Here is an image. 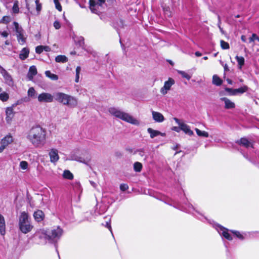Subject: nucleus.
Segmentation results:
<instances>
[{
    "instance_id": "f257e3e1",
    "label": "nucleus",
    "mask_w": 259,
    "mask_h": 259,
    "mask_svg": "<svg viewBox=\"0 0 259 259\" xmlns=\"http://www.w3.org/2000/svg\"><path fill=\"white\" fill-rule=\"evenodd\" d=\"M46 132L39 125L33 126L29 131L27 139L35 147L43 145L46 141Z\"/></svg>"
},
{
    "instance_id": "f03ea898",
    "label": "nucleus",
    "mask_w": 259,
    "mask_h": 259,
    "mask_svg": "<svg viewBox=\"0 0 259 259\" xmlns=\"http://www.w3.org/2000/svg\"><path fill=\"white\" fill-rule=\"evenodd\" d=\"M108 111L112 115L125 122L133 125H139L140 121L128 113L125 112L118 108L111 107Z\"/></svg>"
},
{
    "instance_id": "7ed1b4c3",
    "label": "nucleus",
    "mask_w": 259,
    "mask_h": 259,
    "mask_svg": "<svg viewBox=\"0 0 259 259\" xmlns=\"http://www.w3.org/2000/svg\"><path fill=\"white\" fill-rule=\"evenodd\" d=\"M18 226L19 230L24 234L30 232L33 228L31 218L26 212L23 211L21 213L19 219Z\"/></svg>"
},
{
    "instance_id": "20e7f679",
    "label": "nucleus",
    "mask_w": 259,
    "mask_h": 259,
    "mask_svg": "<svg viewBox=\"0 0 259 259\" xmlns=\"http://www.w3.org/2000/svg\"><path fill=\"white\" fill-rule=\"evenodd\" d=\"M54 99L56 101L71 108L75 107L77 105V100L75 98L63 93H55Z\"/></svg>"
},
{
    "instance_id": "39448f33",
    "label": "nucleus",
    "mask_w": 259,
    "mask_h": 259,
    "mask_svg": "<svg viewBox=\"0 0 259 259\" xmlns=\"http://www.w3.org/2000/svg\"><path fill=\"white\" fill-rule=\"evenodd\" d=\"M0 73L4 78L5 82L11 87H13L14 82L12 76L2 66H0Z\"/></svg>"
},
{
    "instance_id": "423d86ee",
    "label": "nucleus",
    "mask_w": 259,
    "mask_h": 259,
    "mask_svg": "<svg viewBox=\"0 0 259 259\" xmlns=\"http://www.w3.org/2000/svg\"><path fill=\"white\" fill-rule=\"evenodd\" d=\"M62 229L59 227L52 230L49 231V241L52 242L59 239L62 236Z\"/></svg>"
},
{
    "instance_id": "0eeeda50",
    "label": "nucleus",
    "mask_w": 259,
    "mask_h": 259,
    "mask_svg": "<svg viewBox=\"0 0 259 259\" xmlns=\"http://www.w3.org/2000/svg\"><path fill=\"white\" fill-rule=\"evenodd\" d=\"M54 99V95H52L50 93L44 92L40 94L37 97L38 101L40 103H51Z\"/></svg>"
},
{
    "instance_id": "6e6552de",
    "label": "nucleus",
    "mask_w": 259,
    "mask_h": 259,
    "mask_svg": "<svg viewBox=\"0 0 259 259\" xmlns=\"http://www.w3.org/2000/svg\"><path fill=\"white\" fill-rule=\"evenodd\" d=\"M13 142V138L11 135H8L0 141V153H2L9 145Z\"/></svg>"
},
{
    "instance_id": "1a4fd4ad",
    "label": "nucleus",
    "mask_w": 259,
    "mask_h": 259,
    "mask_svg": "<svg viewBox=\"0 0 259 259\" xmlns=\"http://www.w3.org/2000/svg\"><path fill=\"white\" fill-rule=\"evenodd\" d=\"M175 83L174 79L172 78H169L168 80L165 81L164 83V85L160 89V92L161 94L163 95H166L168 91L170 90L171 87Z\"/></svg>"
},
{
    "instance_id": "9d476101",
    "label": "nucleus",
    "mask_w": 259,
    "mask_h": 259,
    "mask_svg": "<svg viewBox=\"0 0 259 259\" xmlns=\"http://www.w3.org/2000/svg\"><path fill=\"white\" fill-rule=\"evenodd\" d=\"M174 120L176 123L179 124L181 130L183 131L185 134L189 136L193 135V132L191 130L189 125L184 122H181L180 120L177 118H174Z\"/></svg>"
},
{
    "instance_id": "9b49d317",
    "label": "nucleus",
    "mask_w": 259,
    "mask_h": 259,
    "mask_svg": "<svg viewBox=\"0 0 259 259\" xmlns=\"http://www.w3.org/2000/svg\"><path fill=\"white\" fill-rule=\"evenodd\" d=\"M216 229L221 235L223 236L227 240H232V237H231V235L229 233V230L227 229L220 225H218L217 226Z\"/></svg>"
},
{
    "instance_id": "f8f14e48",
    "label": "nucleus",
    "mask_w": 259,
    "mask_h": 259,
    "mask_svg": "<svg viewBox=\"0 0 259 259\" xmlns=\"http://www.w3.org/2000/svg\"><path fill=\"white\" fill-rule=\"evenodd\" d=\"M49 156L50 158V161L54 163L58 161L59 159L58 151L56 149L53 148L51 149L49 152Z\"/></svg>"
},
{
    "instance_id": "ddd939ff",
    "label": "nucleus",
    "mask_w": 259,
    "mask_h": 259,
    "mask_svg": "<svg viewBox=\"0 0 259 259\" xmlns=\"http://www.w3.org/2000/svg\"><path fill=\"white\" fill-rule=\"evenodd\" d=\"M35 234L40 239L49 240V231H47L44 229H39L36 232Z\"/></svg>"
},
{
    "instance_id": "4468645a",
    "label": "nucleus",
    "mask_w": 259,
    "mask_h": 259,
    "mask_svg": "<svg viewBox=\"0 0 259 259\" xmlns=\"http://www.w3.org/2000/svg\"><path fill=\"white\" fill-rule=\"evenodd\" d=\"M152 115L153 119L156 122H162L165 120L163 115L160 112L152 111Z\"/></svg>"
},
{
    "instance_id": "2eb2a0df",
    "label": "nucleus",
    "mask_w": 259,
    "mask_h": 259,
    "mask_svg": "<svg viewBox=\"0 0 259 259\" xmlns=\"http://www.w3.org/2000/svg\"><path fill=\"white\" fill-rule=\"evenodd\" d=\"M6 120L8 123H10L14 115V109L13 107H9L6 109Z\"/></svg>"
},
{
    "instance_id": "dca6fc26",
    "label": "nucleus",
    "mask_w": 259,
    "mask_h": 259,
    "mask_svg": "<svg viewBox=\"0 0 259 259\" xmlns=\"http://www.w3.org/2000/svg\"><path fill=\"white\" fill-rule=\"evenodd\" d=\"M220 100L223 101L225 103V108L227 109H233L235 107V103L231 101L230 99L223 97L221 98Z\"/></svg>"
},
{
    "instance_id": "f3484780",
    "label": "nucleus",
    "mask_w": 259,
    "mask_h": 259,
    "mask_svg": "<svg viewBox=\"0 0 259 259\" xmlns=\"http://www.w3.org/2000/svg\"><path fill=\"white\" fill-rule=\"evenodd\" d=\"M6 221L4 217L0 213V234L4 236L6 234Z\"/></svg>"
},
{
    "instance_id": "a211bd4d",
    "label": "nucleus",
    "mask_w": 259,
    "mask_h": 259,
    "mask_svg": "<svg viewBox=\"0 0 259 259\" xmlns=\"http://www.w3.org/2000/svg\"><path fill=\"white\" fill-rule=\"evenodd\" d=\"M147 132L150 134V137L152 139L159 135L162 137H164L165 136V133H161L158 131L153 130L151 128H148L147 129Z\"/></svg>"
},
{
    "instance_id": "6ab92c4d",
    "label": "nucleus",
    "mask_w": 259,
    "mask_h": 259,
    "mask_svg": "<svg viewBox=\"0 0 259 259\" xmlns=\"http://www.w3.org/2000/svg\"><path fill=\"white\" fill-rule=\"evenodd\" d=\"M33 217L35 221L40 222L44 220L45 218V214L42 210H37L34 212Z\"/></svg>"
},
{
    "instance_id": "aec40b11",
    "label": "nucleus",
    "mask_w": 259,
    "mask_h": 259,
    "mask_svg": "<svg viewBox=\"0 0 259 259\" xmlns=\"http://www.w3.org/2000/svg\"><path fill=\"white\" fill-rule=\"evenodd\" d=\"M37 69L35 66H31L29 69L27 77L29 80H32L33 77L37 74Z\"/></svg>"
},
{
    "instance_id": "412c9836",
    "label": "nucleus",
    "mask_w": 259,
    "mask_h": 259,
    "mask_svg": "<svg viewBox=\"0 0 259 259\" xmlns=\"http://www.w3.org/2000/svg\"><path fill=\"white\" fill-rule=\"evenodd\" d=\"M105 0H97V2H96L95 1H90V3L91 10L93 12L96 13V12L95 7H96L97 5L101 6L102 5V4H103L105 3Z\"/></svg>"
},
{
    "instance_id": "4be33fe9",
    "label": "nucleus",
    "mask_w": 259,
    "mask_h": 259,
    "mask_svg": "<svg viewBox=\"0 0 259 259\" xmlns=\"http://www.w3.org/2000/svg\"><path fill=\"white\" fill-rule=\"evenodd\" d=\"M74 153H75L74 152H72L71 154L69 155V156L67 158V160H75V161H79V162H82V163H85V161L84 160H82L81 157L76 155Z\"/></svg>"
},
{
    "instance_id": "5701e85b",
    "label": "nucleus",
    "mask_w": 259,
    "mask_h": 259,
    "mask_svg": "<svg viewBox=\"0 0 259 259\" xmlns=\"http://www.w3.org/2000/svg\"><path fill=\"white\" fill-rule=\"evenodd\" d=\"M29 53V51L27 48H23L21 50V51L19 54L20 59H21L22 60H25L28 57Z\"/></svg>"
},
{
    "instance_id": "b1692460",
    "label": "nucleus",
    "mask_w": 259,
    "mask_h": 259,
    "mask_svg": "<svg viewBox=\"0 0 259 259\" xmlns=\"http://www.w3.org/2000/svg\"><path fill=\"white\" fill-rule=\"evenodd\" d=\"M238 143L240 145H242L246 148L252 146L251 143L245 138H241Z\"/></svg>"
},
{
    "instance_id": "393cba45",
    "label": "nucleus",
    "mask_w": 259,
    "mask_h": 259,
    "mask_svg": "<svg viewBox=\"0 0 259 259\" xmlns=\"http://www.w3.org/2000/svg\"><path fill=\"white\" fill-rule=\"evenodd\" d=\"M13 25L14 26L15 31L16 33V35H20V33L24 32V30L21 26H19V24L17 22H14Z\"/></svg>"
},
{
    "instance_id": "a878e982",
    "label": "nucleus",
    "mask_w": 259,
    "mask_h": 259,
    "mask_svg": "<svg viewBox=\"0 0 259 259\" xmlns=\"http://www.w3.org/2000/svg\"><path fill=\"white\" fill-rule=\"evenodd\" d=\"M235 59L238 63V68L241 69L244 64V58L242 56H236Z\"/></svg>"
},
{
    "instance_id": "bb28decb",
    "label": "nucleus",
    "mask_w": 259,
    "mask_h": 259,
    "mask_svg": "<svg viewBox=\"0 0 259 259\" xmlns=\"http://www.w3.org/2000/svg\"><path fill=\"white\" fill-rule=\"evenodd\" d=\"M223 82L222 80L217 75H213L212 76V83L217 86H220Z\"/></svg>"
},
{
    "instance_id": "cd10ccee",
    "label": "nucleus",
    "mask_w": 259,
    "mask_h": 259,
    "mask_svg": "<svg viewBox=\"0 0 259 259\" xmlns=\"http://www.w3.org/2000/svg\"><path fill=\"white\" fill-rule=\"evenodd\" d=\"M24 32H23V33H20V35H18V34H17L16 35L17 36V40L19 42V43L20 44V45H24V43L26 41V37L24 36Z\"/></svg>"
},
{
    "instance_id": "c85d7f7f",
    "label": "nucleus",
    "mask_w": 259,
    "mask_h": 259,
    "mask_svg": "<svg viewBox=\"0 0 259 259\" xmlns=\"http://www.w3.org/2000/svg\"><path fill=\"white\" fill-rule=\"evenodd\" d=\"M55 61L59 63H65L68 61V58L64 55H58L55 58Z\"/></svg>"
},
{
    "instance_id": "c756f323",
    "label": "nucleus",
    "mask_w": 259,
    "mask_h": 259,
    "mask_svg": "<svg viewBox=\"0 0 259 259\" xmlns=\"http://www.w3.org/2000/svg\"><path fill=\"white\" fill-rule=\"evenodd\" d=\"M63 177L66 179L72 180L73 178V175L69 170H65L63 174Z\"/></svg>"
},
{
    "instance_id": "7c9ffc66",
    "label": "nucleus",
    "mask_w": 259,
    "mask_h": 259,
    "mask_svg": "<svg viewBox=\"0 0 259 259\" xmlns=\"http://www.w3.org/2000/svg\"><path fill=\"white\" fill-rule=\"evenodd\" d=\"M195 131L197 135L199 137L207 138L209 136L208 133L205 131H202L197 128H195Z\"/></svg>"
},
{
    "instance_id": "2f4dec72",
    "label": "nucleus",
    "mask_w": 259,
    "mask_h": 259,
    "mask_svg": "<svg viewBox=\"0 0 259 259\" xmlns=\"http://www.w3.org/2000/svg\"><path fill=\"white\" fill-rule=\"evenodd\" d=\"M36 93L34 88L31 87L28 89L27 92V95L28 97L31 98H34L36 97Z\"/></svg>"
},
{
    "instance_id": "473e14b6",
    "label": "nucleus",
    "mask_w": 259,
    "mask_h": 259,
    "mask_svg": "<svg viewBox=\"0 0 259 259\" xmlns=\"http://www.w3.org/2000/svg\"><path fill=\"white\" fill-rule=\"evenodd\" d=\"M46 75L51 78L52 80H56L58 79V77L57 75L53 74L50 71H46L45 72Z\"/></svg>"
},
{
    "instance_id": "72a5a7b5",
    "label": "nucleus",
    "mask_w": 259,
    "mask_h": 259,
    "mask_svg": "<svg viewBox=\"0 0 259 259\" xmlns=\"http://www.w3.org/2000/svg\"><path fill=\"white\" fill-rule=\"evenodd\" d=\"M9 99V94L5 92H2L0 94V100L3 102H6Z\"/></svg>"
},
{
    "instance_id": "f704fd0d",
    "label": "nucleus",
    "mask_w": 259,
    "mask_h": 259,
    "mask_svg": "<svg viewBox=\"0 0 259 259\" xmlns=\"http://www.w3.org/2000/svg\"><path fill=\"white\" fill-rule=\"evenodd\" d=\"M178 73L180 74L182 77L186 78L187 80H190L191 78V75L184 71L178 70Z\"/></svg>"
},
{
    "instance_id": "c9c22d12",
    "label": "nucleus",
    "mask_w": 259,
    "mask_h": 259,
    "mask_svg": "<svg viewBox=\"0 0 259 259\" xmlns=\"http://www.w3.org/2000/svg\"><path fill=\"white\" fill-rule=\"evenodd\" d=\"M248 89V88L246 85H243L239 89H236V95L237 94H243L246 92Z\"/></svg>"
},
{
    "instance_id": "e433bc0d",
    "label": "nucleus",
    "mask_w": 259,
    "mask_h": 259,
    "mask_svg": "<svg viewBox=\"0 0 259 259\" xmlns=\"http://www.w3.org/2000/svg\"><path fill=\"white\" fill-rule=\"evenodd\" d=\"M142 168V164L139 162H136L134 164V169L136 172H140Z\"/></svg>"
},
{
    "instance_id": "4c0bfd02",
    "label": "nucleus",
    "mask_w": 259,
    "mask_h": 259,
    "mask_svg": "<svg viewBox=\"0 0 259 259\" xmlns=\"http://www.w3.org/2000/svg\"><path fill=\"white\" fill-rule=\"evenodd\" d=\"M13 13L15 14H17L19 12V8L18 6V2L16 1L14 3V5L12 8Z\"/></svg>"
},
{
    "instance_id": "58836bf2",
    "label": "nucleus",
    "mask_w": 259,
    "mask_h": 259,
    "mask_svg": "<svg viewBox=\"0 0 259 259\" xmlns=\"http://www.w3.org/2000/svg\"><path fill=\"white\" fill-rule=\"evenodd\" d=\"M221 48L224 50L229 49L230 48L229 44L225 41L224 40H221L220 41Z\"/></svg>"
},
{
    "instance_id": "ea45409f",
    "label": "nucleus",
    "mask_w": 259,
    "mask_h": 259,
    "mask_svg": "<svg viewBox=\"0 0 259 259\" xmlns=\"http://www.w3.org/2000/svg\"><path fill=\"white\" fill-rule=\"evenodd\" d=\"M81 71V68L79 66H77L76 68V77H75V82H78L79 81V74Z\"/></svg>"
},
{
    "instance_id": "a19ab883",
    "label": "nucleus",
    "mask_w": 259,
    "mask_h": 259,
    "mask_svg": "<svg viewBox=\"0 0 259 259\" xmlns=\"http://www.w3.org/2000/svg\"><path fill=\"white\" fill-rule=\"evenodd\" d=\"M232 233H233L237 238L241 240H243L244 237L243 234H241L239 232L237 231H231Z\"/></svg>"
},
{
    "instance_id": "79ce46f5",
    "label": "nucleus",
    "mask_w": 259,
    "mask_h": 259,
    "mask_svg": "<svg viewBox=\"0 0 259 259\" xmlns=\"http://www.w3.org/2000/svg\"><path fill=\"white\" fill-rule=\"evenodd\" d=\"M28 166V163L25 161H22L20 163V167L23 170L27 169Z\"/></svg>"
},
{
    "instance_id": "37998d69",
    "label": "nucleus",
    "mask_w": 259,
    "mask_h": 259,
    "mask_svg": "<svg viewBox=\"0 0 259 259\" xmlns=\"http://www.w3.org/2000/svg\"><path fill=\"white\" fill-rule=\"evenodd\" d=\"M73 189L76 191H80L81 190V186L79 182H76L72 185Z\"/></svg>"
},
{
    "instance_id": "c03bdc74",
    "label": "nucleus",
    "mask_w": 259,
    "mask_h": 259,
    "mask_svg": "<svg viewBox=\"0 0 259 259\" xmlns=\"http://www.w3.org/2000/svg\"><path fill=\"white\" fill-rule=\"evenodd\" d=\"M255 40L259 41V37L256 35V34L253 33L251 37H250L249 39V42L251 43Z\"/></svg>"
},
{
    "instance_id": "a18cd8bd",
    "label": "nucleus",
    "mask_w": 259,
    "mask_h": 259,
    "mask_svg": "<svg viewBox=\"0 0 259 259\" xmlns=\"http://www.w3.org/2000/svg\"><path fill=\"white\" fill-rule=\"evenodd\" d=\"M225 91L229 93L230 95H236V89L226 88Z\"/></svg>"
},
{
    "instance_id": "49530a36",
    "label": "nucleus",
    "mask_w": 259,
    "mask_h": 259,
    "mask_svg": "<svg viewBox=\"0 0 259 259\" xmlns=\"http://www.w3.org/2000/svg\"><path fill=\"white\" fill-rule=\"evenodd\" d=\"M56 8L60 12L62 11V7L59 3V0H54Z\"/></svg>"
},
{
    "instance_id": "de8ad7c7",
    "label": "nucleus",
    "mask_w": 259,
    "mask_h": 259,
    "mask_svg": "<svg viewBox=\"0 0 259 259\" xmlns=\"http://www.w3.org/2000/svg\"><path fill=\"white\" fill-rule=\"evenodd\" d=\"M11 21V17L10 16H4L1 20V22L7 24Z\"/></svg>"
},
{
    "instance_id": "09e8293b",
    "label": "nucleus",
    "mask_w": 259,
    "mask_h": 259,
    "mask_svg": "<svg viewBox=\"0 0 259 259\" xmlns=\"http://www.w3.org/2000/svg\"><path fill=\"white\" fill-rule=\"evenodd\" d=\"M163 11L165 15L167 16L170 17L171 16V13L169 7L164 8Z\"/></svg>"
},
{
    "instance_id": "8fccbe9b",
    "label": "nucleus",
    "mask_w": 259,
    "mask_h": 259,
    "mask_svg": "<svg viewBox=\"0 0 259 259\" xmlns=\"http://www.w3.org/2000/svg\"><path fill=\"white\" fill-rule=\"evenodd\" d=\"M43 51L42 46H39L36 47L35 52L37 54H40Z\"/></svg>"
},
{
    "instance_id": "3c124183",
    "label": "nucleus",
    "mask_w": 259,
    "mask_h": 259,
    "mask_svg": "<svg viewBox=\"0 0 259 259\" xmlns=\"http://www.w3.org/2000/svg\"><path fill=\"white\" fill-rule=\"evenodd\" d=\"M128 188V186H127V185L125 184H121L120 186V189L122 191L126 190Z\"/></svg>"
},
{
    "instance_id": "603ef678",
    "label": "nucleus",
    "mask_w": 259,
    "mask_h": 259,
    "mask_svg": "<svg viewBox=\"0 0 259 259\" xmlns=\"http://www.w3.org/2000/svg\"><path fill=\"white\" fill-rule=\"evenodd\" d=\"M54 26L56 29H59L61 27V25L58 21H55L54 23Z\"/></svg>"
},
{
    "instance_id": "864d4df0",
    "label": "nucleus",
    "mask_w": 259,
    "mask_h": 259,
    "mask_svg": "<svg viewBox=\"0 0 259 259\" xmlns=\"http://www.w3.org/2000/svg\"><path fill=\"white\" fill-rule=\"evenodd\" d=\"M9 33L8 32L6 31H0V35L3 37H7L9 35Z\"/></svg>"
},
{
    "instance_id": "5fc2aeb1",
    "label": "nucleus",
    "mask_w": 259,
    "mask_h": 259,
    "mask_svg": "<svg viewBox=\"0 0 259 259\" xmlns=\"http://www.w3.org/2000/svg\"><path fill=\"white\" fill-rule=\"evenodd\" d=\"M106 227H107V228L109 229V230L110 231V232H111V233H112V229H111V220H110V219H109V222H106Z\"/></svg>"
},
{
    "instance_id": "6e6d98bb",
    "label": "nucleus",
    "mask_w": 259,
    "mask_h": 259,
    "mask_svg": "<svg viewBox=\"0 0 259 259\" xmlns=\"http://www.w3.org/2000/svg\"><path fill=\"white\" fill-rule=\"evenodd\" d=\"M36 6V10L37 11H39L41 9V5L39 3L38 0L35 1Z\"/></svg>"
},
{
    "instance_id": "4d7b16f0",
    "label": "nucleus",
    "mask_w": 259,
    "mask_h": 259,
    "mask_svg": "<svg viewBox=\"0 0 259 259\" xmlns=\"http://www.w3.org/2000/svg\"><path fill=\"white\" fill-rule=\"evenodd\" d=\"M43 51L46 52H50L51 51V48L50 47L47 46H42Z\"/></svg>"
},
{
    "instance_id": "13d9d810",
    "label": "nucleus",
    "mask_w": 259,
    "mask_h": 259,
    "mask_svg": "<svg viewBox=\"0 0 259 259\" xmlns=\"http://www.w3.org/2000/svg\"><path fill=\"white\" fill-rule=\"evenodd\" d=\"M172 130L173 131H175L177 132H180V130H180V127H177V126H174V127H172Z\"/></svg>"
},
{
    "instance_id": "bf43d9fd",
    "label": "nucleus",
    "mask_w": 259,
    "mask_h": 259,
    "mask_svg": "<svg viewBox=\"0 0 259 259\" xmlns=\"http://www.w3.org/2000/svg\"><path fill=\"white\" fill-rule=\"evenodd\" d=\"M138 152L139 153V155L141 156H143L145 153L144 151L143 150H140L138 151Z\"/></svg>"
},
{
    "instance_id": "052dcab7",
    "label": "nucleus",
    "mask_w": 259,
    "mask_h": 259,
    "mask_svg": "<svg viewBox=\"0 0 259 259\" xmlns=\"http://www.w3.org/2000/svg\"><path fill=\"white\" fill-rule=\"evenodd\" d=\"M218 18H219V24H218V27H219V29H220L221 31L222 32H223V29H222V28H221V25H220V24H221V21H220V17H219V16L218 17Z\"/></svg>"
},
{
    "instance_id": "680f3d73",
    "label": "nucleus",
    "mask_w": 259,
    "mask_h": 259,
    "mask_svg": "<svg viewBox=\"0 0 259 259\" xmlns=\"http://www.w3.org/2000/svg\"><path fill=\"white\" fill-rule=\"evenodd\" d=\"M224 70L225 71H228L229 70V68H228V66L227 64H225L224 66Z\"/></svg>"
},
{
    "instance_id": "e2e57ef3",
    "label": "nucleus",
    "mask_w": 259,
    "mask_h": 259,
    "mask_svg": "<svg viewBox=\"0 0 259 259\" xmlns=\"http://www.w3.org/2000/svg\"><path fill=\"white\" fill-rule=\"evenodd\" d=\"M90 184L94 188H96L97 187V184L93 181H90Z\"/></svg>"
},
{
    "instance_id": "0e129e2a",
    "label": "nucleus",
    "mask_w": 259,
    "mask_h": 259,
    "mask_svg": "<svg viewBox=\"0 0 259 259\" xmlns=\"http://www.w3.org/2000/svg\"><path fill=\"white\" fill-rule=\"evenodd\" d=\"M195 54L197 57H200L202 56V54L199 52H196Z\"/></svg>"
},
{
    "instance_id": "69168bd1",
    "label": "nucleus",
    "mask_w": 259,
    "mask_h": 259,
    "mask_svg": "<svg viewBox=\"0 0 259 259\" xmlns=\"http://www.w3.org/2000/svg\"><path fill=\"white\" fill-rule=\"evenodd\" d=\"M241 40L243 41V42H245L246 41V37L244 35H242L241 37Z\"/></svg>"
},
{
    "instance_id": "338daca9",
    "label": "nucleus",
    "mask_w": 259,
    "mask_h": 259,
    "mask_svg": "<svg viewBox=\"0 0 259 259\" xmlns=\"http://www.w3.org/2000/svg\"><path fill=\"white\" fill-rule=\"evenodd\" d=\"M5 44L6 45L8 46L10 44V42L9 40H7L6 41H5Z\"/></svg>"
},
{
    "instance_id": "774afa93",
    "label": "nucleus",
    "mask_w": 259,
    "mask_h": 259,
    "mask_svg": "<svg viewBox=\"0 0 259 259\" xmlns=\"http://www.w3.org/2000/svg\"><path fill=\"white\" fill-rule=\"evenodd\" d=\"M227 82H228V83H229V84H232V81L231 79H227Z\"/></svg>"
}]
</instances>
